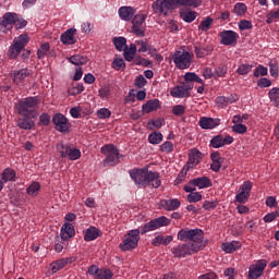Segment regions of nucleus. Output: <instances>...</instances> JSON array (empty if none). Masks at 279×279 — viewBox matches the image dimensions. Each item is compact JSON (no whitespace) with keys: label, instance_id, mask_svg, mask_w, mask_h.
Masks as SVG:
<instances>
[{"label":"nucleus","instance_id":"1","mask_svg":"<svg viewBox=\"0 0 279 279\" xmlns=\"http://www.w3.org/2000/svg\"><path fill=\"white\" fill-rule=\"evenodd\" d=\"M171 225V220L165 216L155 218L142 227V230L133 229L130 230L123 238V242L120 243L119 247L122 252H132L138 247V241H141V234H147V232H154L159 228H165Z\"/></svg>","mask_w":279,"mask_h":279},{"label":"nucleus","instance_id":"2","mask_svg":"<svg viewBox=\"0 0 279 279\" xmlns=\"http://www.w3.org/2000/svg\"><path fill=\"white\" fill-rule=\"evenodd\" d=\"M130 177L133 182L140 189H146V186H151L153 189H160L162 181L160 180V173L149 171L147 168H135L130 170Z\"/></svg>","mask_w":279,"mask_h":279},{"label":"nucleus","instance_id":"3","mask_svg":"<svg viewBox=\"0 0 279 279\" xmlns=\"http://www.w3.org/2000/svg\"><path fill=\"white\" fill-rule=\"evenodd\" d=\"M38 104L39 100L36 96L20 99L16 105V112L21 117H29V119H36L38 117V111H36Z\"/></svg>","mask_w":279,"mask_h":279},{"label":"nucleus","instance_id":"4","mask_svg":"<svg viewBox=\"0 0 279 279\" xmlns=\"http://www.w3.org/2000/svg\"><path fill=\"white\" fill-rule=\"evenodd\" d=\"M202 158H204V154H202L199 149L193 148L190 150L187 163L186 166H184L183 170L180 172L179 177L177 178L175 180L177 184H180V182H182V179L185 178L189 169H195V167H197V165L202 161Z\"/></svg>","mask_w":279,"mask_h":279},{"label":"nucleus","instance_id":"5","mask_svg":"<svg viewBox=\"0 0 279 279\" xmlns=\"http://www.w3.org/2000/svg\"><path fill=\"white\" fill-rule=\"evenodd\" d=\"M101 154L107 156L104 161L105 167H114V165H119V158H123V155L119 154V149L112 144L102 146Z\"/></svg>","mask_w":279,"mask_h":279},{"label":"nucleus","instance_id":"6","mask_svg":"<svg viewBox=\"0 0 279 279\" xmlns=\"http://www.w3.org/2000/svg\"><path fill=\"white\" fill-rule=\"evenodd\" d=\"M153 11L155 14H168L171 10H178V0H156L153 5Z\"/></svg>","mask_w":279,"mask_h":279},{"label":"nucleus","instance_id":"7","mask_svg":"<svg viewBox=\"0 0 279 279\" xmlns=\"http://www.w3.org/2000/svg\"><path fill=\"white\" fill-rule=\"evenodd\" d=\"M172 60L177 66V69H189L191 66V62L193 60V56L191 52L184 50H177L173 56Z\"/></svg>","mask_w":279,"mask_h":279},{"label":"nucleus","instance_id":"8","mask_svg":"<svg viewBox=\"0 0 279 279\" xmlns=\"http://www.w3.org/2000/svg\"><path fill=\"white\" fill-rule=\"evenodd\" d=\"M196 186L197 189H210L213 181L208 177L195 178L184 185L183 191L185 193H193V191H197Z\"/></svg>","mask_w":279,"mask_h":279},{"label":"nucleus","instance_id":"9","mask_svg":"<svg viewBox=\"0 0 279 279\" xmlns=\"http://www.w3.org/2000/svg\"><path fill=\"white\" fill-rule=\"evenodd\" d=\"M198 248L196 245L183 243L179 244L178 246L172 247V254L175 258H184L186 256H193V254H197Z\"/></svg>","mask_w":279,"mask_h":279},{"label":"nucleus","instance_id":"10","mask_svg":"<svg viewBox=\"0 0 279 279\" xmlns=\"http://www.w3.org/2000/svg\"><path fill=\"white\" fill-rule=\"evenodd\" d=\"M14 23H16V13L7 12L0 17V32L2 34H8L14 28Z\"/></svg>","mask_w":279,"mask_h":279},{"label":"nucleus","instance_id":"11","mask_svg":"<svg viewBox=\"0 0 279 279\" xmlns=\"http://www.w3.org/2000/svg\"><path fill=\"white\" fill-rule=\"evenodd\" d=\"M190 245H195L196 250L202 252L204 247H206V243H204V230L202 229H190Z\"/></svg>","mask_w":279,"mask_h":279},{"label":"nucleus","instance_id":"12","mask_svg":"<svg viewBox=\"0 0 279 279\" xmlns=\"http://www.w3.org/2000/svg\"><path fill=\"white\" fill-rule=\"evenodd\" d=\"M52 123L57 132H61V134H69V128H71V124L69 123V119H66L64 114L62 113L53 114Z\"/></svg>","mask_w":279,"mask_h":279},{"label":"nucleus","instance_id":"13","mask_svg":"<svg viewBox=\"0 0 279 279\" xmlns=\"http://www.w3.org/2000/svg\"><path fill=\"white\" fill-rule=\"evenodd\" d=\"M147 20V14H137L132 20V32L135 36H145V21Z\"/></svg>","mask_w":279,"mask_h":279},{"label":"nucleus","instance_id":"14","mask_svg":"<svg viewBox=\"0 0 279 279\" xmlns=\"http://www.w3.org/2000/svg\"><path fill=\"white\" fill-rule=\"evenodd\" d=\"M233 143H234V137L230 135H226V137H223V135L218 134L210 140L209 145L214 149H219L221 147H225V145H232Z\"/></svg>","mask_w":279,"mask_h":279},{"label":"nucleus","instance_id":"15","mask_svg":"<svg viewBox=\"0 0 279 279\" xmlns=\"http://www.w3.org/2000/svg\"><path fill=\"white\" fill-rule=\"evenodd\" d=\"M219 36L221 38V45H226L227 47H234L239 40V34L234 31H222Z\"/></svg>","mask_w":279,"mask_h":279},{"label":"nucleus","instance_id":"16","mask_svg":"<svg viewBox=\"0 0 279 279\" xmlns=\"http://www.w3.org/2000/svg\"><path fill=\"white\" fill-rule=\"evenodd\" d=\"M250 193H252V183L250 181H245L239 190V193L235 195V202L239 204H245L247 199H250Z\"/></svg>","mask_w":279,"mask_h":279},{"label":"nucleus","instance_id":"17","mask_svg":"<svg viewBox=\"0 0 279 279\" xmlns=\"http://www.w3.org/2000/svg\"><path fill=\"white\" fill-rule=\"evenodd\" d=\"M267 267V260L262 259L255 266H251L248 270V279H257L263 276V271Z\"/></svg>","mask_w":279,"mask_h":279},{"label":"nucleus","instance_id":"18","mask_svg":"<svg viewBox=\"0 0 279 279\" xmlns=\"http://www.w3.org/2000/svg\"><path fill=\"white\" fill-rule=\"evenodd\" d=\"M221 123V120L215 118L203 117L198 121V125L202 130H215L217 125Z\"/></svg>","mask_w":279,"mask_h":279},{"label":"nucleus","instance_id":"19","mask_svg":"<svg viewBox=\"0 0 279 279\" xmlns=\"http://www.w3.org/2000/svg\"><path fill=\"white\" fill-rule=\"evenodd\" d=\"M60 236L62 241H69V239H73L75 236V227L71 222H65L61 227Z\"/></svg>","mask_w":279,"mask_h":279},{"label":"nucleus","instance_id":"20","mask_svg":"<svg viewBox=\"0 0 279 279\" xmlns=\"http://www.w3.org/2000/svg\"><path fill=\"white\" fill-rule=\"evenodd\" d=\"M75 34H77V29L69 28L61 35L60 37L61 43L63 45H75V43H77V39L75 38Z\"/></svg>","mask_w":279,"mask_h":279},{"label":"nucleus","instance_id":"21","mask_svg":"<svg viewBox=\"0 0 279 279\" xmlns=\"http://www.w3.org/2000/svg\"><path fill=\"white\" fill-rule=\"evenodd\" d=\"M29 75H32V71L27 68L15 70L13 71V82L16 85L22 84V82H25V78L29 77Z\"/></svg>","mask_w":279,"mask_h":279},{"label":"nucleus","instance_id":"22","mask_svg":"<svg viewBox=\"0 0 279 279\" xmlns=\"http://www.w3.org/2000/svg\"><path fill=\"white\" fill-rule=\"evenodd\" d=\"M118 12L122 21L129 22L134 17V14H136V9L132 7H121Z\"/></svg>","mask_w":279,"mask_h":279},{"label":"nucleus","instance_id":"23","mask_svg":"<svg viewBox=\"0 0 279 279\" xmlns=\"http://www.w3.org/2000/svg\"><path fill=\"white\" fill-rule=\"evenodd\" d=\"M100 235L101 230H99L97 227H89L84 231V241H95V239H99Z\"/></svg>","mask_w":279,"mask_h":279},{"label":"nucleus","instance_id":"24","mask_svg":"<svg viewBox=\"0 0 279 279\" xmlns=\"http://www.w3.org/2000/svg\"><path fill=\"white\" fill-rule=\"evenodd\" d=\"M172 241L173 235L163 236L162 234H158L153 239L151 245H154L155 247H160V245H169V243H171Z\"/></svg>","mask_w":279,"mask_h":279},{"label":"nucleus","instance_id":"25","mask_svg":"<svg viewBox=\"0 0 279 279\" xmlns=\"http://www.w3.org/2000/svg\"><path fill=\"white\" fill-rule=\"evenodd\" d=\"M73 263V257H68V258H61L54 263L51 264V270L52 274H57V271H60V269H64L66 265Z\"/></svg>","mask_w":279,"mask_h":279},{"label":"nucleus","instance_id":"26","mask_svg":"<svg viewBox=\"0 0 279 279\" xmlns=\"http://www.w3.org/2000/svg\"><path fill=\"white\" fill-rule=\"evenodd\" d=\"M158 108H160V100L151 99L142 106V111L145 112V114H149V112H154L158 110Z\"/></svg>","mask_w":279,"mask_h":279},{"label":"nucleus","instance_id":"27","mask_svg":"<svg viewBox=\"0 0 279 279\" xmlns=\"http://www.w3.org/2000/svg\"><path fill=\"white\" fill-rule=\"evenodd\" d=\"M171 97H177L178 99H184V97H190L191 92H186L183 85H178L170 92Z\"/></svg>","mask_w":279,"mask_h":279},{"label":"nucleus","instance_id":"28","mask_svg":"<svg viewBox=\"0 0 279 279\" xmlns=\"http://www.w3.org/2000/svg\"><path fill=\"white\" fill-rule=\"evenodd\" d=\"M16 125L17 128H20V130H32V128H34L36 123L34 122V120L29 119V117H24L17 119Z\"/></svg>","mask_w":279,"mask_h":279},{"label":"nucleus","instance_id":"29","mask_svg":"<svg viewBox=\"0 0 279 279\" xmlns=\"http://www.w3.org/2000/svg\"><path fill=\"white\" fill-rule=\"evenodd\" d=\"M180 199L178 198L165 199L161 202V206L165 210H178L180 208Z\"/></svg>","mask_w":279,"mask_h":279},{"label":"nucleus","instance_id":"30","mask_svg":"<svg viewBox=\"0 0 279 279\" xmlns=\"http://www.w3.org/2000/svg\"><path fill=\"white\" fill-rule=\"evenodd\" d=\"M27 43H29V35H27V33L20 35L13 40V45L16 46L17 50L21 49L22 51L25 49Z\"/></svg>","mask_w":279,"mask_h":279},{"label":"nucleus","instance_id":"31","mask_svg":"<svg viewBox=\"0 0 279 279\" xmlns=\"http://www.w3.org/2000/svg\"><path fill=\"white\" fill-rule=\"evenodd\" d=\"M239 247H241V243L236 241L226 242L221 244V250L226 252V254H232L233 252H236Z\"/></svg>","mask_w":279,"mask_h":279},{"label":"nucleus","instance_id":"32","mask_svg":"<svg viewBox=\"0 0 279 279\" xmlns=\"http://www.w3.org/2000/svg\"><path fill=\"white\" fill-rule=\"evenodd\" d=\"M214 50L213 46H199L194 48V53L196 54V58H206L208 53H211Z\"/></svg>","mask_w":279,"mask_h":279},{"label":"nucleus","instance_id":"33","mask_svg":"<svg viewBox=\"0 0 279 279\" xmlns=\"http://www.w3.org/2000/svg\"><path fill=\"white\" fill-rule=\"evenodd\" d=\"M68 62L74 64V66H82L88 62V58L81 54H74L68 58Z\"/></svg>","mask_w":279,"mask_h":279},{"label":"nucleus","instance_id":"34","mask_svg":"<svg viewBox=\"0 0 279 279\" xmlns=\"http://www.w3.org/2000/svg\"><path fill=\"white\" fill-rule=\"evenodd\" d=\"M179 8H199L202 0H177Z\"/></svg>","mask_w":279,"mask_h":279},{"label":"nucleus","instance_id":"35","mask_svg":"<svg viewBox=\"0 0 279 279\" xmlns=\"http://www.w3.org/2000/svg\"><path fill=\"white\" fill-rule=\"evenodd\" d=\"M2 182H15L16 180V171L10 169V168H7L3 170L2 172Z\"/></svg>","mask_w":279,"mask_h":279},{"label":"nucleus","instance_id":"36","mask_svg":"<svg viewBox=\"0 0 279 279\" xmlns=\"http://www.w3.org/2000/svg\"><path fill=\"white\" fill-rule=\"evenodd\" d=\"M180 19L185 23H193L197 19V12L195 11H182L180 12Z\"/></svg>","mask_w":279,"mask_h":279},{"label":"nucleus","instance_id":"37","mask_svg":"<svg viewBox=\"0 0 279 279\" xmlns=\"http://www.w3.org/2000/svg\"><path fill=\"white\" fill-rule=\"evenodd\" d=\"M150 145H160L162 143V133L155 131L148 135Z\"/></svg>","mask_w":279,"mask_h":279},{"label":"nucleus","instance_id":"38","mask_svg":"<svg viewBox=\"0 0 279 279\" xmlns=\"http://www.w3.org/2000/svg\"><path fill=\"white\" fill-rule=\"evenodd\" d=\"M213 22H214V20L210 16L203 19L201 24L198 25V31L199 32H208V29H210V27H213Z\"/></svg>","mask_w":279,"mask_h":279},{"label":"nucleus","instance_id":"39","mask_svg":"<svg viewBox=\"0 0 279 279\" xmlns=\"http://www.w3.org/2000/svg\"><path fill=\"white\" fill-rule=\"evenodd\" d=\"M268 97L270 101L276 106V108H279V88L274 87L272 89L269 90Z\"/></svg>","mask_w":279,"mask_h":279},{"label":"nucleus","instance_id":"40","mask_svg":"<svg viewBox=\"0 0 279 279\" xmlns=\"http://www.w3.org/2000/svg\"><path fill=\"white\" fill-rule=\"evenodd\" d=\"M177 239L179 241H183L184 243H187V241H190L191 239V229L189 228L181 229L178 232Z\"/></svg>","mask_w":279,"mask_h":279},{"label":"nucleus","instance_id":"41","mask_svg":"<svg viewBox=\"0 0 279 279\" xmlns=\"http://www.w3.org/2000/svg\"><path fill=\"white\" fill-rule=\"evenodd\" d=\"M38 191H40V183L34 181L27 189L26 194L31 195L32 197H36L38 195Z\"/></svg>","mask_w":279,"mask_h":279},{"label":"nucleus","instance_id":"42","mask_svg":"<svg viewBox=\"0 0 279 279\" xmlns=\"http://www.w3.org/2000/svg\"><path fill=\"white\" fill-rule=\"evenodd\" d=\"M128 39L125 37H114L113 45L118 51H123V48L128 47Z\"/></svg>","mask_w":279,"mask_h":279},{"label":"nucleus","instance_id":"43","mask_svg":"<svg viewBox=\"0 0 279 279\" xmlns=\"http://www.w3.org/2000/svg\"><path fill=\"white\" fill-rule=\"evenodd\" d=\"M69 149H71V146L64 144V142L57 144V151H59L61 158H66L69 155Z\"/></svg>","mask_w":279,"mask_h":279},{"label":"nucleus","instance_id":"44","mask_svg":"<svg viewBox=\"0 0 279 279\" xmlns=\"http://www.w3.org/2000/svg\"><path fill=\"white\" fill-rule=\"evenodd\" d=\"M112 69H114V71H125V61L123 58H114Z\"/></svg>","mask_w":279,"mask_h":279},{"label":"nucleus","instance_id":"45","mask_svg":"<svg viewBox=\"0 0 279 279\" xmlns=\"http://www.w3.org/2000/svg\"><path fill=\"white\" fill-rule=\"evenodd\" d=\"M66 157L69 158V160H80V158H82V151H80V149L77 148L70 147Z\"/></svg>","mask_w":279,"mask_h":279},{"label":"nucleus","instance_id":"46","mask_svg":"<svg viewBox=\"0 0 279 279\" xmlns=\"http://www.w3.org/2000/svg\"><path fill=\"white\" fill-rule=\"evenodd\" d=\"M13 25L15 29H25V27H27V20L20 17L19 14L15 13V22Z\"/></svg>","mask_w":279,"mask_h":279},{"label":"nucleus","instance_id":"47","mask_svg":"<svg viewBox=\"0 0 279 279\" xmlns=\"http://www.w3.org/2000/svg\"><path fill=\"white\" fill-rule=\"evenodd\" d=\"M23 50L16 47V45H11L9 50H8V56L10 58V60H16V58H19V53H21Z\"/></svg>","mask_w":279,"mask_h":279},{"label":"nucleus","instance_id":"48","mask_svg":"<svg viewBox=\"0 0 279 279\" xmlns=\"http://www.w3.org/2000/svg\"><path fill=\"white\" fill-rule=\"evenodd\" d=\"M233 12L236 14V16H243V14L247 12V5H245V3L239 2L234 5Z\"/></svg>","mask_w":279,"mask_h":279},{"label":"nucleus","instance_id":"49","mask_svg":"<svg viewBox=\"0 0 279 279\" xmlns=\"http://www.w3.org/2000/svg\"><path fill=\"white\" fill-rule=\"evenodd\" d=\"M228 73V66L226 64H220L216 68L214 77H226V74Z\"/></svg>","mask_w":279,"mask_h":279},{"label":"nucleus","instance_id":"50","mask_svg":"<svg viewBox=\"0 0 279 279\" xmlns=\"http://www.w3.org/2000/svg\"><path fill=\"white\" fill-rule=\"evenodd\" d=\"M186 199L190 202V204L202 202V193L195 191L190 192Z\"/></svg>","mask_w":279,"mask_h":279},{"label":"nucleus","instance_id":"51","mask_svg":"<svg viewBox=\"0 0 279 279\" xmlns=\"http://www.w3.org/2000/svg\"><path fill=\"white\" fill-rule=\"evenodd\" d=\"M112 270L110 269H100L96 279H112Z\"/></svg>","mask_w":279,"mask_h":279},{"label":"nucleus","instance_id":"52","mask_svg":"<svg viewBox=\"0 0 279 279\" xmlns=\"http://www.w3.org/2000/svg\"><path fill=\"white\" fill-rule=\"evenodd\" d=\"M49 49H50L49 43L43 44L40 48L37 50V58L39 59L45 58Z\"/></svg>","mask_w":279,"mask_h":279},{"label":"nucleus","instance_id":"53","mask_svg":"<svg viewBox=\"0 0 279 279\" xmlns=\"http://www.w3.org/2000/svg\"><path fill=\"white\" fill-rule=\"evenodd\" d=\"M219 206V202L217 199L215 201H205L203 203L204 210H215Z\"/></svg>","mask_w":279,"mask_h":279},{"label":"nucleus","instance_id":"54","mask_svg":"<svg viewBox=\"0 0 279 279\" xmlns=\"http://www.w3.org/2000/svg\"><path fill=\"white\" fill-rule=\"evenodd\" d=\"M186 112V107H184V105H175L172 108V114H174V117H182V114H184Z\"/></svg>","mask_w":279,"mask_h":279},{"label":"nucleus","instance_id":"55","mask_svg":"<svg viewBox=\"0 0 279 279\" xmlns=\"http://www.w3.org/2000/svg\"><path fill=\"white\" fill-rule=\"evenodd\" d=\"M267 68L263 66V65H258L255 70H254V77H265V75H267Z\"/></svg>","mask_w":279,"mask_h":279},{"label":"nucleus","instance_id":"56","mask_svg":"<svg viewBox=\"0 0 279 279\" xmlns=\"http://www.w3.org/2000/svg\"><path fill=\"white\" fill-rule=\"evenodd\" d=\"M146 84H147V80L145 78V76H143V75L136 76V78L134 81V86L136 88H143V86H145Z\"/></svg>","mask_w":279,"mask_h":279},{"label":"nucleus","instance_id":"57","mask_svg":"<svg viewBox=\"0 0 279 279\" xmlns=\"http://www.w3.org/2000/svg\"><path fill=\"white\" fill-rule=\"evenodd\" d=\"M252 27H253L252 22L247 20H242L239 22L240 32H245V29H252Z\"/></svg>","mask_w":279,"mask_h":279},{"label":"nucleus","instance_id":"58","mask_svg":"<svg viewBox=\"0 0 279 279\" xmlns=\"http://www.w3.org/2000/svg\"><path fill=\"white\" fill-rule=\"evenodd\" d=\"M232 132H235V134H245V132H247V126L245 124H234L232 126Z\"/></svg>","mask_w":279,"mask_h":279},{"label":"nucleus","instance_id":"59","mask_svg":"<svg viewBox=\"0 0 279 279\" xmlns=\"http://www.w3.org/2000/svg\"><path fill=\"white\" fill-rule=\"evenodd\" d=\"M278 217H279V213L272 211V213L267 214L264 217V221H265V223H271V221H276V219H278Z\"/></svg>","mask_w":279,"mask_h":279},{"label":"nucleus","instance_id":"60","mask_svg":"<svg viewBox=\"0 0 279 279\" xmlns=\"http://www.w3.org/2000/svg\"><path fill=\"white\" fill-rule=\"evenodd\" d=\"M250 71H252V65H250V64H241L238 68L239 75H247V73H250Z\"/></svg>","mask_w":279,"mask_h":279},{"label":"nucleus","instance_id":"61","mask_svg":"<svg viewBox=\"0 0 279 279\" xmlns=\"http://www.w3.org/2000/svg\"><path fill=\"white\" fill-rule=\"evenodd\" d=\"M123 56H124V60H126V62H132L136 54L134 52L130 51L128 49V46H125L123 49Z\"/></svg>","mask_w":279,"mask_h":279},{"label":"nucleus","instance_id":"62","mask_svg":"<svg viewBox=\"0 0 279 279\" xmlns=\"http://www.w3.org/2000/svg\"><path fill=\"white\" fill-rule=\"evenodd\" d=\"M161 151H163L165 154H171V151H173V143L171 142H165L161 146H160Z\"/></svg>","mask_w":279,"mask_h":279},{"label":"nucleus","instance_id":"63","mask_svg":"<svg viewBox=\"0 0 279 279\" xmlns=\"http://www.w3.org/2000/svg\"><path fill=\"white\" fill-rule=\"evenodd\" d=\"M259 88H269L271 86V81L267 77H263L257 82Z\"/></svg>","mask_w":279,"mask_h":279},{"label":"nucleus","instance_id":"64","mask_svg":"<svg viewBox=\"0 0 279 279\" xmlns=\"http://www.w3.org/2000/svg\"><path fill=\"white\" fill-rule=\"evenodd\" d=\"M110 114L111 112L106 108H102L97 111L98 119H110Z\"/></svg>","mask_w":279,"mask_h":279}]
</instances>
